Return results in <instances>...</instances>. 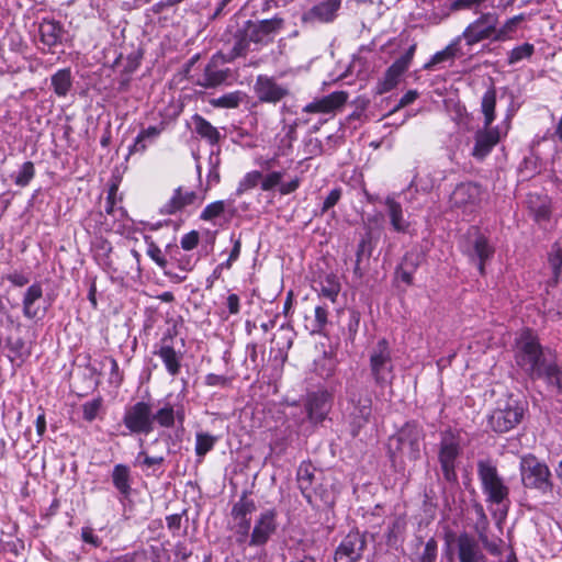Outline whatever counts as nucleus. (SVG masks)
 Instances as JSON below:
<instances>
[{
	"instance_id": "44",
	"label": "nucleus",
	"mask_w": 562,
	"mask_h": 562,
	"mask_svg": "<svg viewBox=\"0 0 562 562\" xmlns=\"http://www.w3.org/2000/svg\"><path fill=\"white\" fill-rule=\"evenodd\" d=\"M164 461L165 458L161 456L149 457L145 450H140L134 460V467H139L143 471L151 469L155 473V468L160 467Z\"/></svg>"
},
{
	"instance_id": "64",
	"label": "nucleus",
	"mask_w": 562,
	"mask_h": 562,
	"mask_svg": "<svg viewBox=\"0 0 562 562\" xmlns=\"http://www.w3.org/2000/svg\"><path fill=\"white\" fill-rule=\"evenodd\" d=\"M226 307L228 311V315H236L240 311V300L239 296L235 293H232L227 296Z\"/></svg>"
},
{
	"instance_id": "24",
	"label": "nucleus",
	"mask_w": 562,
	"mask_h": 562,
	"mask_svg": "<svg viewBox=\"0 0 562 562\" xmlns=\"http://www.w3.org/2000/svg\"><path fill=\"white\" fill-rule=\"evenodd\" d=\"M527 209L535 222L543 224L551 217V201L548 195L529 193L526 199Z\"/></svg>"
},
{
	"instance_id": "6",
	"label": "nucleus",
	"mask_w": 562,
	"mask_h": 562,
	"mask_svg": "<svg viewBox=\"0 0 562 562\" xmlns=\"http://www.w3.org/2000/svg\"><path fill=\"white\" fill-rule=\"evenodd\" d=\"M375 46L376 45L373 43L372 46L361 47L358 53L353 55L346 70L341 72L337 79L355 77L359 80H367L376 69L385 64V59L378 54Z\"/></svg>"
},
{
	"instance_id": "21",
	"label": "nucleus",
	"mask_w": 562,
	"mask_h": 562,
	"mask_svg": "<svg viewBox=\"0 0 562 562\" xmlns=\"http://www.w3.org/2000/svg\"><path fill=\"white\" fill-rule=\"evenodd\" d=\"M331 405V394L328 391L321 390L308 394L306 409L308 417L314 423L323 422Z\"/></svg>"
},
{
	"instance_id": "46",
	"label": "nucleus",
	"mask_w": 562,
	"mask_h": 562,
	"mask_svg": "<svg viewBox=\"0 0 562 562\" xmlns=\"http://www.w3.org/2000/svg\"><path fill=\"white\" fill-rule=\"evenodd\" d=\"M535 52V46L530 43H525L522 45L514 47L508 53V65H515L522 59L530 58Z\"/></svg>"
},
{
	"instance_id": "38",
	"label": "nucleus",
	"mask_w": 562,
	"mask_h": 562,
	"mask_svg": "<svg viewBox=\"0 0 562 562\" xmlns=\"http://www.w3.org/2000/svg\"><path fill=\"white\" fill-rule=\"evenodd\" d=\"M43 295V289L40 283H33L27 288L23 297V314L25 317L32 319L37 316V308L34 307V303L40 300Z\"/></svg>"
},
{
	"instance_id": "55",
	"label": "nucleus",
	"mask_w": 562,
	"mask_h": 562,
	"mask_svg": "<svg viewBox=\"0 0 562 562\" xmlns=\"http://www.w3.org/2000/svg\"><path fill=\"white\" fill-rule=\"evenodd\" d=\"M437 551L438 543L437 540L432 537L425 543L423 553L420 554L418 562H435L437 559Z\"/></svg>"
},
{
	"instance_id": "10",
	"label": "nucleus",
	"mask_w": 562,
	"mask_h": 562,
	"mask_svg": "<svg viewBox=\"0 0 562 562\" xmlns=\"http://www.w3.org/2000/svg\"><path fill=\"white\" fill-rule=\"evenodd\" d=\"M525 408L517 400L509 398L497 407L488 417V425L495 432H507L522 419Z\"/></svg>"
},
{
	"instance_id": "37",
	"label": "nucleus",
	"mask_w": 562,
	"mask_h": 562,
	"mask_svg": "<svg viewBox=\"0 0 562 562\" xmlns=\"http://www.w3.org/2000/svg\"><path fill=\"white\" fill-rule=\"evenodd\" d=\"M112 482L114 487L123 495L131 493V471L125 464H116L112 471Z\"/></svg>"
},
{
	"instance_id": "31",
	"label": "nucleus",
	"mask_w": 562,
	"mask_h": 562,
	"mask_svg": "<svg viewBox=\"0 0 562 562\" xmlns=\"http://www.w3.org/2000/svg\"><path fill=\"white\" fill-rule=\"evenodd\" d=\"M164 126L154 125L143 128L135 137L133 144L128 147V154H143L146 149L153 145L160 136Z\"/></svg>"
},
{
	"instance_id": "26",
	"label": "nucleus",
	"mask_w": 562,
	"mask_h": 562,
	"mask_svg": "<svg viewBox=\"0 0 562 562\" xmlns=\"http://www.w3.org/2000/svg\"><path fill=\"white\" fill-rule=\"evenodd\" d=\"M202 201L203 198H199L196 192L192 190L183 191L182 188H178L160 211L164 214H173L188 205L201 203Z\"/></svg>"
},
{
	"instance_id": "18",
	"label": "nucleus",
	"mask_w": 562,
	"mask_h": 562,
	"mask_svg": "<svg viewBox=\"0 0 562 562\" xmlns=\"http://www.w3.org/2000/svg\"><path fill=\"white\" fill-rule=\"evenodd\" d=\"M423 438V430L415 423H406L392 440L397 442L398 450L407 453L411 459H417Z\"/></svg>"
},
{
	"instance_id": "54",
	"label": "nucleus",
	"mask_w": 562,
	"mask_h": 562,
	"mask_svg": "<svg viewBox=\"0 0 562 562\" xmlns=\"http://www.w3.org/2000/svg\"><path fill=\"white\" fill-rule=\"evenodd\" d=\"M549 260L554 270V274L558 277L562 268V237L553 245Z\"/></svg>"
},
{
	"instance_id": "47",
	"label": "nucleus",
	"mask_w": 562,
	"mask_h": 562,
	"mask_svg": "<svg viewBox=\"0 0 562 562\" xmlns=\"http://www.w3.org/2000/svg\"><path fill=\"white\" fill-rule=\"evenodd\" d=\"M103 405V400L101 397H95L91 401L85 402L81 405L82 409V418L86 422H93L98 418Z\"/></svg>"
},
{
	"instance_id": "34",
	"label": "nucleus",
	"mask_w": 562,
	"mask_h": 562,
	"mask_svg": "<svg viewBox=\"0 0 562 562\" xmlns=\"http://www.w3.org/2000/svg\"><path fill=\"white\" fill-rule=\"evenodd\" d=\"M50 86L57 97H67L72 88V76L70 68H63L57 70L50 77Z\"/></svg>"
},
{
	"instance_id": "59",
	"label": "nucleus",
	"mask_w": 562,
	"mask_h": 562,
	"mask_svg": "<svg viewBox=\"0 0 562 562\" xmlns=\"http://www.w3.org/2000/svg\"><path fill=\"white\" fill-rule=\"evenodd\" d=\"M328 311L326 306L318 305L315 307V325L314 331H321L327 324Z\"/></svg>"
},
{
	"instance_id": "9",
	"label": "nucleus",
	"mask_w": 562,
	"mask_h": 562,
	"mask_svg": "<svg viewBox=\"0 0 562 562\" xmlns=\"http://www.w3.org/2000/svg\"><path fill=\"white\" fill-rule=\"evenodd\" d=\"M176 331L168 329L154 346V355L159 357L167 373L175 378L182 367L183 351L175 347Z\"/></svg>"
},
{
	"instance_id": "11",
	"label": "nucleus",
	"mask_w": 562,
	"mask_h": 562,
	"mask_svg": "<svg viewBox=\"0 0 562 562\" xmlns=\"http://www.w3.org/2000/svg\"><path fill=\"white\" fill-rule=\"evenodd\" d=\"M460 451L458 437L451 431H445L441 435L439 443L438 459L443 477L449 483H456L458 481L456 463Z\"/></svg>"
},
{
	"instance_id": "12",
	"label": "nucleus",
	"mask_w": 562,
	"mask_h": 562,
	"mask_svg": "<svg viewBox=\"0 0 562 562\" xmlns=\"http://www.w3.org/2000/svg\"><path fill=\"white\" fill-rule=\"evenodd\" d=\"M498 25V16L494 12L481 13V15L471 22L460 36L468 46H473L484 40H493Z\"/></svg>"
},
{
	"instance_id": "1",
	"label": "nucleus",
	"mask_w": 562,
	"mask_h": 562,
	"mask_svg": "<svg viewBox=\"0 0 562 562\" xmlns=\"http://www.w3.org/2000/svg\"><path fill=\"white\" fill-rule=\"evenodd\" d=\"M515 360L531 380H544L548 386L562 391V370L550 349H544L530 330L521 333L516 344Z\"/></svg>"
},
{
	"instance_id": "7",
	"label": "nucleus",
	"mask_w": 562,
	"mask_h": 562,
	"mask_svg": "<svg viewBox=\"0 0 562 562\" xmlns=\"http://www.w3.org/2000/svg\"><path fill=\"white\" fill-rule=\"evenodd\" d=\"M123 424L128 431L122 432V436L150 434L154 430L150 403L139 401L126 407L123 415Z\"/></svg>"
},
{
	"instance_id": "14",
	"label": "nucleus",
	"mask_w": 562,
	"mask_h": 562,
	"mask_svg": "<svg viewBox=\"0 0 562 562\" xmlns=\"http://www.w3.org/2000/svg\"><path fill=\"white\" fill-rule=\"evenodd\" d=\"M285 167L262 173L261 190L266 192L278 190L281 195L295 192L300 188L302 179L299 176L285 179Z\"/></svg>"
},
{
	"instance_id": "13",
	"label": "nucleus",
	"mask_w": 562,
	"mask_h": 562,
	"mask_svg": "<svg viewBox=\"0 0 562 562\" xmlns=\"http://www.w3.org/2000/svg\"><path fill=\"white\" fill-rule=\"evenodd\" d=\"M278 528L277 512L268 508L262 510L251 527L250 546L266 547Z\"/></svg>"
},
{
	"instance_id": "8",
	"label": "nucleus",
	"mask_w": 562,
	"mask_h": 562,
	"mask_svg": "<svg viewBox=\"0 0 562 562\" xmlns=\"http://www.w3.org/2000/svg\"><path fill=\"white\" fill-rule=\"evenodd\" d=\"M462 251L469 257L470 261L477 265L479 272L483 276L485 263L493 257L495 249L486 236L476 227H471L468 231L467 240L462 245Z\"/></svg>"
},
{
	"instance_id": "29",
	"label": "nucleus",
	"mask_w": 562,
	"mask_h": 562,
	"mask_svg": "<svg viewBox=\"0 0 562 562\" xmlns=\"http://www.w3.org/2000/svg\"><path fill=\"white\" fill-rule=\"evenodd\" d=\"M93 258L98 266L108 273H115L116 269L113 266L111 258L112 246L111 243L102 237H97L91 245Z\"/></svg>"
},
{
	"instance_id": "51",
	"label": "nucleus",
	"mask_w": 562,
	"mask_h": 562,
	"mask_svg": "<svg viewBox=\"0 0 562 562\" xmlns=\"http://www.w3.org/2000/svg\"><path fill=\"white\" fill-rule=\"evenodd\" d=\"M255 162L261 169V172H268L283 167L279 161L278 154L273 156H259L256 158Z\"/></svg>"
},
{
	"instance_id": "25",
	"label": "nucleus",
	"mask_w": 562,
	"mask_h": 562,
	"mask_svg": "<svg viewBox=\"0 0 562 562\" xmlns=\"http://www.w3.org/2000/svg\"><path fill=\"white\" fill-rule=\"evenodd\" d=\"M474 140L471 155L479 160H483L498 143L499 134L496 130L484 127V130H479L475 133Z\"/></svg>"
},
{
	"instance_id": "19",
	"label": "nucleus",
	"mask_w": 562,
	"mask_h": 562,
	"mask_svg": "<svg viewBox=\"0 0 562 562\" xmlns=\"http://www.w3.org/2000/svg\"><path fill=\"white\" fill-rule=\"evenodd\" d=\"M456 542L459 562H488L473 536L462 532L457 537Z\"/></svg>"
},
{
	"instance_id": "49",
	"label": "nucleus",
	"mask_w": 562,
	"mask_h": 562,
	"mask_svg": "<svg viewBox=\"0 0 562 562\" xmlns=\"http://www.w3.org/2000/svg\"><path fill=\"white\" fill-rule=\"evenodd\" d=\"M340 290L339 283L334 276L326 277L324 282H321L319 293L322 296L335 302Z\"/></svg>"
},
{
	"instance_id": "58",
	"label": "nucleus",
	"mask_w": 562,
	"mask_h": 562,
	"mask_svg": "<svg viewBox=\"0 0 562 562\" xmlns=\"http://www.w3.org/2000/svg\"><path fill=\"white\" fill-rule=\"evenodd\" d=\"M147 255L150 257V259L153 261H155L160 268L162 269H166L167 267V260L165 258V256L162 255V251L161 249L155 245L154 243H151L149 246H148V249H147Z\"/></svg>"
},
{
	"instance_id": "60",
	"label": "nucleus",
	"mask_w": 562,
	"mask_h": 562,
	"mask_svg": "<svg viewBox=\"0 0 562 562\" xmlns=\"http://www.w3.org/2000/svg\"><path fill=\"white\" fill-rule=\"evenodd\" d=\"M181 247L184 250H192L199 244V233L196 231H191L184 234L180 240Z\"/></svg>"
},
{
	"instance_id": "53",
	"label": "nucleus",
	"mask_w": 562,
	"mask_h": 562,
	"mask_svg": "<svg viewBox=\"0 0 562 562\" xmlns=\"http://www.w3.org/2000/svg\"><path fill=\"white\" fill-rule=\"evenodd\" d=\"M233 537L235 540V543L243 549V551L246 550L247 547L250 546V535L251 529L249 528H243L241 526L239 528L232 527Z\"/></svg>"
},
{
	"instance_id": "20",
	"label": "nucleus",
	"mask_w": 562,
	"mask_h": 562,
	"mask_svg": "<svg viewBox=\"0 0 562 562\" xmlns=\"http://www.w3.org/2000/svg\"><path fill=\"white\" fill-rule=\"evenodd\" d=\"M186 412L183 405H173L168 401L164 402L162 405L153 413V425L156 423L164 428H172L176 423L182 426Z\"/></svg>"
},
{
	"instance_id": "17",
	"label": "nucleus",
	"mask_w": 562,
	"mask_h": 562,
	"mask_svg": "<svg viewBox=\"0 0 562 562\" xmlns=\"http://www.w3.org/2000/svg\"><path fill=\"white\" fill-rule=\"evenodd\" d=\"M341 0H315L302 14L304 24L316 25L333 22L340 8Z\"/></svg>"
},
{
	"instance_id": "41",
	"label": "nucleus",
	"mask_w": 562,
	"mask_h": 562,
	"mask_svg": "<svg viewBox=\"0 0 562 562\" xmlns=\"http://www.w3.org/2000/svg\"><path fill=\"white\" fill-rule=\"evenodd\" d=\"M389 217L393 228L398 233H407L409 223L404 220L403 211L398 203L389 200Z\"/></svg>"
},
{
	"instance_id": "52",
	"label": "nucleus",
	"mask_w": 562,
	"mask_h": 562,
	"mask_svg": "<svg viewBox=\"0 0 562 562\" xmlns=\"http://www.w3.org/2000/svg\"><path fill=\"white\" fill-rule=\"evenodd\" d=\"M522 20H524L522 14L515 15V16L510 18L509 20H507L502 27H499V29L496 27V34L494 36V41L505 40L507 34L514 32L517 24L519 22H521Z\"/></svg>"
},
{
	"instance_id": "33",
	"label": "nucleus",
	"mask_w": 562,
	"mask_h": 562,
	"mask_svg": "<svg viewBox=\"0 0 562 562\" xmlns=\"http://www.w3.org/2000/svg\"><path fill=\"white\" fill-rule=\"evenodd\" d=\"M233 77L232 71L227 67L220 68L213 59L205 68L203 77V86L212 88L228 81Z\"/></svg>"
},
{
	"instance_id": "48",
	"label": "nucleus",
	"mask_w": 562,
	"mask_h": 562,
	"mask_svg": "<svg viewBox=\"0 0 562 562\" xmlns=\"http://www.w3.org/2000/svg\"><path fill=\"white\" fill-rule=\"evenodd\" d=\"M35 176V168L32 161H25L16 175L14 176V183L18 187L24 188L30 184Z\"/></svg>"
},
{
	"instance_id": "42",
	"label": "nucleus",
	"mask_w": 562,
	"mask_h": 562,
	"mask_svg": "<svg viewBox=\"0 0 562 562\" xmlns=\"http://www.w3.org/2000/svg\"><path fill=\"white\" fill-rule=\"evenodd\" d=\"M262 181V172L258 170L247 172L238 182V186L233 193L235 200L244 194L246 191L257 187Z\"/></svg>"
},
{
	"instance_id": "50",
	"label": "nucleus",
	"mask_w": 562,
	"mask_h": 562,
	"mask_svg": "<svg viewBox=\"0 0 562 562\" xmlns=\"http://www.w3.org/2000/svg\"><path fill=\"white\" fill-rule=\"evenodd\" d=\"M256 505L252 499L241 497L238 502L233 505L232 517L248 516L255 512Z\"/></svg>"
},
{
	"instance_id": "40",
	"label": "nucleus",
	"mask_w": 562,
	"mask_h": 562,
	"mask_svg": "<svg viewBox=\"0 0 562 562\" xmlns=\"http://www.w3.org/2000/svg\"><path fill=\"white\" fill-rule=\"evenodd\" d=\"M418 266V257L411 254L406 255L403 262L395 272V279L411 284L413 280V273Z\"/></svg>"
},
{
	"instance_id": "56",
	"label": "nucleus",
	"mask_w": 562,
	"mask_h": 562,
	"mask_svg": "<svg viewBox=\"0 0 562 562\" xmlns=\"http://www.w3.org/2000/svg\"><path fill=\"white\" fill-rule=\"evenodd\" d=\"M419 97V92L417 90H408L398 102L389 110V116L393 115L398 110L412 104Z\"/></svg>"
},
{
	"instance_id": "2",
	"label": "nucleus",
	"mask_w": 562,
	"mask_h": 562,
	"mask_svg": "<svg viewBox=\"0 0 562 562\" xmlns=\"http://www.w3.org/2000/svg\"><path fill=\"white\" fill-rule=\"evenodd\" d=\"M284 20L279 15L272 19L248 22L244 34L236 38L233 46L234 56H241L248 49L250 43L267 45L283 30Z\"/></svg>"
},
{
	"instance_id": "57",
	"label": "nucleus",
	"mask_w": 562,
	"mask_h": 562,
	"mask_svg": "<svg viewBox=\"0 0 562 562\" xmlns=\"http://www.w3.org/2000/svg\"><path fill=\"white\" fill-rule=\"evenodd\" d=\"M81 540L91 548H99L102 544V539L88 526L81 528Z\"/></svg>"
},
{
	"instance_id": "28",
	"label": "nucleus",
	"mask_w": 562,
	"mask_h": 562,
	"mask_svg": "<svg viewBox=\"0 0 562 562\" xmlns=\"http://www.w3.org/2000/svg\"><path fill=\"white\" fill-rule=\"evenodd\" d=\"M235 196L231 194L227 200H218L207 204L200 214V218L205 222H212L216 217L227 213L229 216H235L238 209L235 206Z\"/></svg>"
},
{
	"instance_id": "16",
	"label": "nucleus",
	"mask_w": 562,
	"mask_h": 562,
	"mask_svg": "<svg viewBox=\"0 0 562 562\" xmlns=\"http://www.w3.org/2000/svg\"><path fill=\"white\" fill-rule=\"evenodd\" d=\"M481 195V186L473 182H462L450 194V205L462 212H472L480 204Z\"/></svg>"
},
{
	"instance_id": "3",
	"label": "nucleus",
	"mask_w": 562,
	"mask_h": 562,
	"mask_svg": "<svg viewBox=\"0 0 562 562\" xmlns=\"http://www.w3.org/2000/svg\"><path fill=\"white\" fill-rule=\"evenodd\" d=\"M477 476L482 491L486 495V503L498 505L506 512L509 507V487L498 475L497 469L491 461L480 460L477 462Z\"/></svg>"
},
{
	"instance_id": "62",
	"label": "nucleus",
	"mask_w": 562,
	"mask_h": 562,
	"mask_svg": "<svg viewBox=\"0 0 562 562\" xmlns=\"http://www.w3.org/2000/svg\"><path fill=\"white\" fill-rule=\"evenodd\" d=\"M110 363H111V372H110L109 382L111 384H114L115 386H120L121 383L123 382V375L120 371L119 363L114 358L110 359Z\"/></svg>"
},
{
	"instance_id": "5",
	"label": "nucleus",
	"mask_w": 562,
	"mask_h": 562,
	"mask_svg": "<svg viewBox=\"0 0 562 562\" xmlns=\"http://www.w3.org/2000/svg\"><path fill=\"white\" fill-rule=\"evenodd\" d=\"M375 46L376 45L373 43L372 46L361 47L358 53L353 55L346 70L341 72L337 79L355 77L359 80H367L376 69L385 64V59L378 54Z\"/></svg>"
},
{
	"instance_id": "43",
	"label": "nucleus",
	"mask_w": 562,
	"mask_h": 562,
	"mask_svg": "<svg viewBox=\"0 0 562 562\" xmlns=\"http://www.w3.org/2000/svg\"><path fill=\"white\" fill-rule=\"evenodd\" d=\"M217 438L209 432L199 431L195 434V454L202 460L207 452H210Z\"/></svg>"
},
{
	"instance_id": "4",
	"label": "nucleus",
	"mask_w": 562,
	"mask_h": 562,
	"mask_svg": "<svg viewBox=\"0 0 562 562\" xmlns=\"http://www.w3.org/2000/svg\"><path fill=\"white\" fill-rule=\"evenodd\" d=\"M519 471L521 483L526 488H533L543 494L552 491L551 472L548 465L540 462L535 456L521 457Z\"/></svg>"
},
{
	"instance_id": "23",
	"label": "nucleus",
	"mask_w": 562,
	"mask_h": 562,
	"mask_svg": "<svg viewBox=\"0 0 562 562\" xmlns=\"http://www.w3.org/2000/svg\"><path fill=\"white\" fill-rule=\"evenodd\" d=\"M348 100V93L345 91H335L322 99L315 100L304 108L306 113H330L342 106Z\"/></svg>"
},
{
	"instance_id": "22",
	"label": "nucleus",
	"mask_w": 562,
	"mask_h": 562,
	"mask_svg": "<svg viewBox=\"0 0 562 562\" xmlns=\"http://www.w3.org/2000/svg\"><path fill=\"white\" fill-rule=\"evenodd\" d=\"M256 93L260 101L276 103L288 94V90L267 76H259L256 81Z\"/></svg>"
},
{
	"instance_id": "36",
	"label": "nucleus",
	"mask_w": 562,
	"mask_h": 562,
	"mask_svg": "<svg viewBox=\"0 0 562 562\" xmlns=\"http://www.w3.org/2000/svg\"><path fill=\"white\" fill-rule=\"evenodd\" d=\"M461 41H462V36H457L442 50L437 52L431 57V59L425 65V68L429 69L437 64L453 59L454 57L462 55L461 47H460Z\"/></svg>"
},
{
	"instance_id": "30",
	"label": "nucleus",
	"mask_w": 562,
	"mask_h": 562,
	"mask_svg": "<svg viewBox=\"0 0 562 562\" xmlns=\"http://www.w3.org/2000/svg\"><path fill=\"white\" fill-rule=\"evenodd\" d=\"M370 370L371 375L374 378L378 384H383L385 381L386 373V341L381 339L378 347L372 351L370 356Z\"/></svg>"
},
{
	"instance_id": "15",
	"label": "nucleus",
	"mask_w": 562,
	"mask_h": 562,
	"mask_svg": "<svg viewBox=\"0 0 562 562\" xmlns=\"http://www.w3.org/2000/svg\"><path fill=\"white\" fill-rule=\"evenodd\" d=\"M366 548L364 535L359 531H350L342 538L335 550V562H359Z\"/></svg>"
},
{
	"instance_id": "27",
	"label": "nucleus",
	"mask_w": 562,
	"mask_h": 562,
	"mask_svg": "<svg viewBox=\"0 0 562 562\" xmlns=\"http://www.w3.org/2000/svg\"><path fill=\"white\" fill-rule=\"evenodd\" d=\"M38 33L41 42L50 49L61 43L64 26L58 21L44 18L40 22Z\"/></svg>"
},
{
	"instance_id": "35",
	"label": "nucleus",
	"mask_w": 562,
	"mask_h": 562,
	"mask_svg": "<svg viewBox=\"0 0 562 562\" xmlns=\"http://www.w3.org/2000/svg\"><path fill=\"white\" fill-rule=\"evenodd\" d=\"M192 124L194 132L205 138L212 146L216 145L220 140L221 134L209 121L199 114L192 116Z\"/></svg>"
},
{
	"instance_id": "32",
	"label": "nucleus",
	"mask_w": 562,
	"mask_h": 562,
	"mask_svg": "<svg viewBox=\"0 0 562 562\" xmlns=\"http://www.w3.org/2000/svg\"><path fill=\"white\" fill-rule=\"evenodd\" d=\"M416 50V44L409 45L389 67V90L397 85V77L406 71L412 63Z\"/></svg>"
},
{
	"instance_id": "63",
	"label": "nucleus",
	"mask_w": 562,
	"mask_h": 562,
	"mask_svg": "<svg viewBox=\"0 0 562 562\" xmlns=\"http://www.w3.org/2000/svg\"><path fill=\"white\" fill-rule=\"evenodd\" d=\"M231 379L225 375H220L215 373H209L205 375V384L207 386H225L229 384Z\"/></svg>"
},
{
	"instance_id": "61",
	"label": "nucleus",
	"mask_w": 562,
	"mask_h": 562,
	"mask_svg": "<svg viewBox=\"0 0 562 562\" xmlns=\"http://www.w3.org/2000/svg\"><path fill=\"white\" fill-rule=\"evenodd\" d=\"M341 196V190L338 188L333 189L325 198L322 206V212L325 213L333 206H335Z\"/></svg>"
},
{
	"instance_id": "39",
	"label": "nucleus",
	"mask_w": 562,
	"mask_h": 562,
	"mask_svg": "<svg viewBox=\"0 0 562 562\" xmlns=\"http://www.w3.org/2000/svg\"><path fill=\"white\" fill-rule=\"evenodd\" d=\"M496 90L494 87L487 89L482 98L481 108L484 114V127H490L495 119Z\"/></svg>"
},
{
	"instance_id": "45",
	"label": "nucleus",
	"mask_w": 562,
	"mask_h": 562,
	"mask_svg": "<svg viewBox=\"0 0 562 562\" xmlns=\"http://www.w3.org/2000/svg\"><path fill=\"white\" fill-rule=\"evenodd\" d=\"M244 93L240 91H234L225 93L212 101V104L217 108L235 109L243 101Z\"/></svg>"
}]
</instances>
